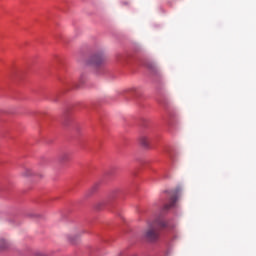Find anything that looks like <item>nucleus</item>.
I'll return each instance as SVG.
<instances>
[{
  "instance_id": "1",
  "label": "nucleus",
  "mask_w": 256,
  "mask_h": 256,
  "mask_svg": "<svg viewBox=\"0 0 256 256\" xmlns=\"http://www.w3.org/2000/svg\"><path fill=\"white\" fill-rule=\"evenodd\" d=\"M165 227H167V222H165V220L161 218L154 220L144 233L145 240L150 243L159 241V230L165 229Z\"/></svg>"
},
{
  "instance_id": "2",
  "label": "nucleus",
  "mask_w": 256,
  "mask_h": 256,
  "mask_svg": "<svg viewBox=\"0 0 256 256\" xmlns=\"http://www.w3.org/2000/svg\"><path fill=\"white\" fill-rule=\"evenodd\" d=\"M86 63L92 67H101L105 63V55L103 53L94 54L88 58Z\"/></svg>"
},
{
  "instance_id": "3",
  "label": "nucleus",
  "mask_w": 256,
  "mask_h": 256,
  "mask_svg": "<svg viewBox=\"0 0 256 256\" xmlns=\"http://www.w3.org/2000/svg\"><path fill=\"white\" fill-rule=\"evenodd\" d=\"M139 143L143 149H151V137L147 134H142L139 137Z\"/></svg>"
},
{
  "instance_id": "4",
  "label": "nucleus",
  "mask_w": 256,
  "mask_h": 256,
  "mask_svg": "<svg viewBox=\"0 0 256 256\" xmlns=\"http://www.w3.org/2000/svg\"><path fill=\"white\" fill-rule=\"evenodd\" d=\"M60 163H69L71 161V154L69 152H64L59 157Z\"/></svg>"
},
{
  "instance_id": "5",
  "label": "nucleus",
  "mask_w": 256,
  "mask_h": 256,
  "mask_svg": "<svg viewBox=\"0 0 256 256\" xmlns=\"http://www.w3.org/2000/svg\"><path fill=\"white\" fill-rule=\"evenodd\" d=\"M175 203H177V196H171L169 204L164 205V211L175 207Z\"/></svg>"
},
{
  "instance_id": "6",
  "label": "nucleus",
  "mask_w": 256,
  "mask_h": 256,
  "mask_svg": "<svg viewBox=\"0 0 256 256\" xmlns=\"http://www.w3.org/2000/svg\"><path fill=\"white\" fill-rule=\"evenodd\" d=\"M31 175H33V170L26 168L23 172H22V177H31Z\"/></svg>"
},
{
  "instance_id": "7",
  "label": "nucleus",
  "mask_w": 256,
  "mask_h": 256,
  "mask_svg": "<svg viewBox=\"0 0 256 256\" xmlns=\"http://www.w3.org/2000/svg\"><path fill=\"white\" fill-rule=\"evenodd\" d=\"M0 249H7V242L4 239H0Z\"/></svg>"
},
{
  "instance_id": "8",
  "label": "nucleus",
  "mask_w": 256,
  "mask_h": 256,
  "mask_svg": "<svg viewBox=\"0 0 256 256\" xmlns=\"http://www.w3.org/2000/svg\"><path fill=\"white\" fill-rule=\"evenodd\" d=\"M150 69H155V67L154 66H150Z\"/></svg>"
},
{
  "instance_id": "9",
  "label": "nucleus",
  "mask_w": 256,
  "mask_h": 256,
  "mask_svg": "<svg viewBox=\"0 0 256 256\" xmlns=\"http://www.w3.org/2000/svg\"><path fill=\"white\" fill-rule=\"evenodd\" d=\"M132 256H137V255H132Z\"/></svg>"
}]
</instances>
